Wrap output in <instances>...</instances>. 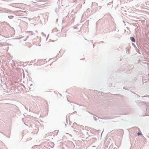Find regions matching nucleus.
I'll return each instance as SVG.
<instances>
[{
	"label": "nucleus",
	"mask_w": 149,
	"mask_h": 149,
	"mask_svg": "<svg viewBox=\"0 0 149 149\" xmlns=\"http://www.w3.org/2000/svg\"><path fill=\"white\" fill-rule=\"evenodd\" d=\"M130 40L132 42H135V39L134 37H130Z\"/></svg>",
	"instance_id": "1"
},
{
	"label": "nucleus",
	"mask_w": 149,
	"mask_h": 149,
	"mask_svg": "<svg viewBox=\"0 0 149 149\" xmlns=\"http://www.w3.org/2000/svg\"><path fill=\"white\" fill-rule=\"evenodd\" d=\"M93 118L94 119V120H95V121H96V120H97V118L96 117H93Z\"/></svg>",
	"instance_id": "2"
},
{
	"label": "nucleus",
	"mask_w": 149,
	"mask_h": 149,
	"mask_svg": "<svg viewBox=\"0 0 149 149\" xmlns=\"http://www.w3.org/2000/svg\"><path fill=\"white\" fill-rule=\"evenodd\" d=\"M137 135L138 136H139V135H142V134L140 133H137Z\"/></svg>",
	"instance_id": "3"
},
{
	"label": "nucleus",
	"mask_w": 149,
	"mask_h": 149,
	"mask_svg": "<svg viewBox=\"0 0 149 149\" xmlns=\"http://www.w3.org/2000/svg\"><path fill=\"white\" fill-rule=\"evenodd\" d=\"M76 0H74L73 1V2H75Z\"/></svg>",
	"instance_id": "4"
},
{
	"label": "nucleus",
	"mask_w": 149,
	"mask_h": 149,
	"mask_svg": "<svg viewBox=\"0 0 149 149\" xmlns=\"http://www.w3.org/2000/svg\"><path fill=\"white\" fill-rule=\"evenodd\" d=\"M10 135H9V136L8 137V138H10Z\"/></svg>",
	"instance_id": "5"
}]
</instances>
